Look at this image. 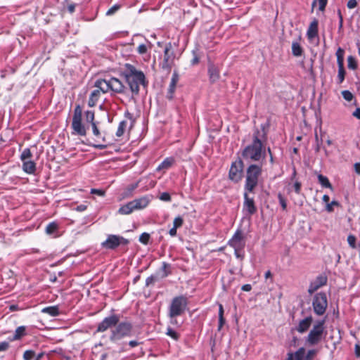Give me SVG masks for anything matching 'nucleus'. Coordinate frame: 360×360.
Instances as JSON below:
<instances>
[{"label":"nucleus","instance_id":"1","mask_svg":"<svg viewBox=\"0 0 360 360\" xmlns=\"http://www.w3.org/2000/svg\"><path fill=\"white\" fill-rule=\"evenodd\" d=\"M86 124H90L93 134L98 139L101 138L103 141H105V136H101V131L98 127V122L95 121V113L93 110H86L83 113L82 108L80 105H76L74 110L71 123L72 135L85 136L89 128Z\"/></svg>","mask_w":360,"mask_h":360},{"label":"nucleus","instance_id":"2","mask_svg":"<svg viewBox=\"0 0 360 360\" xmlns=\"http://www.w3.org/2000/svg\"><path fill=\"white\" fill-rule=\"evenodd\" d=\"M94 86L97 89L94 90L89 98L88 105L94 107L96 105L101 96V92L105 94H124L125 86L117 78L110 77L108 79H99L95 82Z\"/></svg>","mask_w":360,"mask_h":360},{"label":"nucleus","instance_id":"3","mask_svg":"<svg viewBox=\"0 0 360 360\" xmlns=\"http://www.w3.org/2000/svg\"><path fill=\"white\" fill-rule=\"evenodd\" d=\"M259 131L257 129L252 136V141L247 145L241 152L243 159L248 162H259L265 159L266 150L259 138Z\"/></svg>","mask_w":360,"mask_h":360},{"label":"nucleus","instance_id":"4","mask_svg":"<svg viewBox=\"0 0 360 360\" xmlns=\"http://www.w3.org/2000/svg\"><path fill=\"white\" fill-rule=\"evenodd\" d=\"M125 67L126 70L124 72L125 79L131 92L134 94H138L140 85L143 86L148 85L145 75L142 71L137 70L133 65L126 64Z\"/></svg>","mask_w":360,"mask_h":360},{"label":"nucleus","instance_id":"5","mask_svg":"<svg viewBox=\"0 0 360 360\" xmlns=\"http://www.w3.org/2000/svg\"><path fill=\"white\" fill-rule=\"evenodd\" d=\"M262 173V165L258 164H250L246 169L244 191L254 192L255 188L258 185L259 179Z\"/></svg>","mask_w":360,"mask_h":360},{"label":"nucleus","instance_id":"6","mask_svg":"<svg viewBox=\"0 0 360 360\" xmlns=\"http://www.w3.org/2000/svg\"><path fill=\"white\" fill-rule=\"evenodd\" d=\"M133 325L129 321L118 322L114 329L111 330L110 340L114 343L132 335Z\"/></svg>","mask_w":360,"mask_h":360},{"label":"nucleus","instance_id":"7","mask_svg":"<svg viewBox=\"0 0 360 360\" xmlns=\"http://www.w3.org/2000/svg\"><path fill=\"white\" fill-rule=\"evenodd\" d=\"M324 320L317 321L310 330L309 334L305 338V342L309 346H314L319 343L324 333Z\"/></svg>","mask_w":360,"mask_h":360},{"label":"nucleus","instance_id":"8","mask_svg":"<svg viewBox=\"0 0 360 360\" xmlns=\"http://www.w3.org/2000/svg\"><path fill=\"white\" fill-rule=\"evenodd\" d=\"M188 299L184 295H179L173 297L168 307L167 313L174 315L181 316L188 307Z\"/></svg>","mask_w":360,"mask_h":360},{"label":"nucleus","instance_id":"9","mask_svg":"<svg viewBox=\"0 0 360 360\" xmlns=\"http://www.w3.org/2000/svg\"><path fill=\"white\" fill-rule=\"evenodd\" d=\"M312 307L314 313L317 316H322L326 313L328 307V299L326 292H320L314 296Z\"/></svg>","mask_w":360,"mask_h":360},{"label":"nucleus","instance_id":"10","mask_svg":"<svg viewBox=\"0 0 360 360\" xmlns=\"http://www.w3.org/2000/svg\"><path fill=\"white\" fill-rule=\"evenodd\" d=\"M318 353V349H311L306 352L304 347H300L295 352H288L285 360H313Z\"/></svg>","mask_w":360,"mask_h":360},{"label":"nucleus","instance_id":"11","mask_svg":"<svg viewBox=\"0 0 360 360\" xmlns=\"http://www.w3.org/2000/svg\"><path fill=\"white\" fill-rule=\"evenodd\" d=\"M129 243V240L124 237L118 235L110 234L107 236L105 241L101 243V246L108 250H114L120 245H126Z\"/></svg>","mask_w":360,"mask_h":360},{"label":"nucleus","instance_id":"12","mask_svg":"<svg viewBox=\"0 0 360 360\" xmlns=\"http://www.w3.org/2000/svg\"><path fill=\"white\" fill-rule=\"evenodd\" d=\"M243 172V162L241 159L233 162L229 172V179L236 183L241 180Z\"/></svg>","mask_w":360,"mask_h":360},{"label":"nucleus","instance_id":"13","mask_svg":"<svg viewBox=\"0 0 360 360\" xmlns=\"http://www.w3.org/2000/svg\"><path fill=\"white\" fill-rule=\"evenodd\" d=\"M228 245L233 249H244L245 246V236L240 229H237Z\"/></svg>","mask_w":360,"mask_h":360},{"label":"nucleus","instance_id":"14","mask_svg":"<svg viewBox=\"0 0 360 360\" xmlns=\"http://www.w3.org/2000/svg\"><path fill=\"white\" fill-rule=\"evenodd\" d=\"M120 317L116 314L105 317L101 323H98L96 328V332L103 333L106 331L108 328L115 327L119 322Z\"/></svg>","mask_w":360,"mask_h":360},{"label":"nucleus","instance_id":"15","mask_svg":"<svg viewBox=\"0 0 360 360\" xmlns=\"http://www.w3.org/2000/svg\"><path fill=\"white\" fill-rule=\"evenodd\" d=\"M171 44L166 46L164 50V59L160 64L161 68L167 71H170L174 60V53L171 51Z\"/></svg>","mask_w":360,"mask_h":360},{"label":"nucleus","instance_id":"16","mask_svg":"<svg viewBox=\"0 0 360 360\" xmlns=\"http://www.w3.org/2000/svg\"><path fill=\"white\" fill-rule=\"evenodd\" d=\"M252 192L244 191L243 197V212H245L248 215L251 216L257 212V207L255 204L254 198L250 197L249 193Z\"/></svg>","mask_w":360,"mask_h":360},{"label":"nucleus","instance_id":"17","mask_svg":"<svg viewBox=\"0 0 360 360\" xmlns=\"http://www.w3.org/2000/svg\"><path fill=\"white\" fill-rule=\"evenodd\" d=\"M327 276L324 274L319 275L315 280L310 283L308 292L309 294L314 293L321 287L325 285L327 283Z\"/></svg>","mask_w":360,"mask_h":360},{"label":"nucleus","instance_id":"18","mask_svg":"<svg viewBox=\"0 0 360 360\" xmlns=\"http://www.w3.org/2000/svg\"><path fill=\"white\" fill-rule=\"evenodd\" d=\"M312 321L313 318L311 316H307L299 321L297 326L295 327V330L300 333H304L310 328Z\"/></svg>","mask_w":360,"mask_h":360},{"label":"nucleus","instance_id":"19","mask_svg":"<svg viewBox=\"0 0 360 360\" xmlns=\"http://www.w3.org/2000/svg\"><path fill=\"white\" fill-rule=\"evenodd\" d=\"M151 199V196L144 195L139 198L134 199L132 202H134L136 210H139L146 208L150 203Z\"/></svg>","mask_w":360,"mask_h":360},{"label":"nucleus","instance_id":"20","mask_svg":"<svg viewBox=\"0 0 360 360\" xmlns=\"http://www.w3.org/2000/svg\"><path fill=\"white\" fill-rule=\"evenodd\" d=\"M178 81H179V75L176 71H174L172 74V76L171 78V82H170L169 89H168V96H167L169 98H172L173 94L175 91L176 86Z\"/></svg>","mask_w":360,"mask_h":360},{"label":"nucleus","instance_id":"21","mask_svg":"<svg viewBox=\"0 0 360 360\" xmlns=\"http://www.w3.org/2000/svg\"><path fill=\"white\" fill-rule=\"evenodd\" d=\"M208 75L212 83L217 82L219 78V71L212 63H210L208 65Z\"/></svg>","mask_w":360,"mask_h":360},{"label":"nucleus","instance_id":"22","mask_svg":"<svg viewBox=\"0 0 360 360\" xmlns=\"http://www.w3.org/2000/svg\"><path fill=\"white\" fill-rule=\"evenodd\" d=\"M318 34V22L316 20H314L311 22L307 32V36L309 39H312L315 38Z\"/></svg>","mask_w":360,"mask_h":360},{"label":"nucleus","instance_id":"23","mask_svg":"<svg viewBox=\"0 0 360 360\" xmlns=\"http://www.w3.org/2000/svg\"><path fill=\"white\" fill-rule=\"evenodd\" d=\"M22 170L29 174H34L36 170V164L31 160L22 161Z\"/></svg>","mask_w":360,"mask_h":360},{"label":"nucleus","instance_id":"24","mask_svg":"<svg viewBox=\"0 0 360 360\" xmlns=\"http://www.w3.org/2000/svg\"><path fill=\"white\" fill-rule=\"evenodd\" d=\"M134 210H136V209L134 207V202L131 200L121 206L118 210V212L121 214H129Z\"/></svg>","mask_w":360,"mask_h":360},{"label":"nucleus","instance_id":"25","mask_svg":"<svg viewBox=\"0 0 360 360\" xmlns=\"http://www.w3.org/2000/svg\"><path fill=\"white\" fill-rule=\"evenodd\" d=\"M25 335H26V327L24 326H20L15 329L13 336L11 338V340H20Z\"/></svg>","mask_w":360,"mask_h":360},{"label":"nucleus","instance_id":"26","mask_svg":"<svg viewBox=\"0 0 360 360\" xmlns=\"http://www.w3.org/2000/svg\"><path fill=\"white\" fill-rule=\"evenodd\" d=\"M317 178H318L319 183L321 184V186L323 188H326L333 190V186L330 184V182L329 181L327 176H323L321 174H319L317 175Z\"/></svg>","mask_w":360,"mask_h":360},{"label":"nucleus","instance_id":"27","mask_svg":"<svg viewBox=\"0 0 360 360\" xmlns=\"http://www.w3.org/2000/svg\"><path fill=\"white\" fill-rule=\"evenodd\" d=\"M41 312L47 314L51 316H57L59 315L60 311L58 306H51L44 307L41 309Z\"/></svg>","mask_w":360,"mask_h":360},{"label":"nucleus","instance_id":"28","mask_svg":"<svg viewBox=\"0 0 360 360\" xmlns=\"http://www.w3.org/2000/svg\"><path fill=\"white\" fill-rule=\"evenodd\" d=\"M303 53V49L297 41H294L292 43V53L294 56H301Z\"/></svg>","mask_w":360,"mask_h":360},{"label":"nucleus","instance_id":"29","mask_svg":"<svg viewBox=\"0 0 360 360\" xmlns=\"http://www.w3.org/2000/svg\"><path fill=\"white\" fill-rule=\"evenodd\" d=\"M174 162V160L172 158H165L157 167V171H160L162 169H169Z\"/></svg>","mask_w":360,"mask_h":360},{"label":"nucleus","instance_id":"30","mask_svg":"<svg viewBox=\"0 0 360 360\" xmlns=\"http://www.w3.org/2000/svg\"><path fill=\"white\" fill-rule=\"evenodd\" d=\"M338 68L344 67V50L339 47L335 53Z\"/></svg>","mask_w":360,"mask_h":360},{"label":"nucleus","instance_id":"31","mask_svg":"<svg viewBox=\"0 0 360 360\" xmlns=\"http://www.w3.org/2000/svg\"><path fill=\"white\" fill-rule=\"evenodd\" d=\"M161 271L162 272L161 277L166 278L172 274L171 265L165 262L162 263Z\"/></svg>","mask_w":360,"mask_h":360},{"label":"nucleus","instance_id":"32","mask_svg":"<svg viewBox=\"0 0 360 360\" xmlns=\"http://www.w3.org/2000/svg\"><path fill=\"white\" fill-rule=\"evenodd\" d=\"M58 225L56 222H51L46 227V233L49 235L53 234L58 230Z\"/></svg>","mask_w":360,"mask_h":360},{"label":"nucleus","instance_id":"33","mask_svg":"<svg viewBox=\"0 0 360 360\" xmlns=\"http://www.w3.org/2000/svg\"><path fill=\"white\" fill-rule=\"evenodd\" d=\"M127 125V121L122 120L119 123L117 130L116 131V136L118 137L122 136L124 134L125 128Z\"/></svg>","mask_w":360,"mask_h":360},{"label":"nucleus","instance_id":"34","mask_svg":"<svg viewBox=\"0 0 360 360\" xmlns=\"http://www.w3.org/2000/svg\"><path fill=\"white\" fill-rule=\"evenodd\" d=\"M167 316L169 319V324L174 326L180 327L181 323H179L177 320V317L180 316L179 315H174L172 316V314L167 313Z\"/></svg>","mask_w":360,"mask_h":360},{"label":"nucleus","instance_id":"35","mask_svg":"<svg viewBox=\"0 0 360 360\" xmlns=\"http://www.w3.org/2000/svg\"><path fill=\"white\" fill-rule=\"evenodd\" d=\"M166 335L169 336L171 338H172L174 340H179L180 335L179 334L176 332L174 330H173L170 326H168L167 328Z\"/></svg>","mask_w":360,"mask_h":360},{"label":"nucleus","instance_id":"36","mask_svg":"<svg viewBox=\"0 0 360 360\" xmlns=\"http://www.w3.org/2000/svg\"><path fill=\"white\" fill-rule=\"evenodd\" d=\"M347 66L348 68L351 70H356L357 68L356 59L352 56H349L347 58Z\"/></svg>","mask_w":360,"mask_h":360},{"label":"nucleus","instance_id":"37","mask_svg":"<svg viewBox=\"0 0 360 360\" xmlns=\"http://www.w3.org/2000/svg\"><path fill=\"white\" fill-rule=\"evenodd\" d=\"M345 76V70L344 67L338 68V83L341 84L343 82Z\"/></svg>","mask_w":360,"mask_h":360},{"label":"nucleus","instance_id":"38","mask_svg":"<svg viewBox=\"0 0 360 360\" xmlns=\"http://www.w3.org/2000/svg\"><path fill=\"white\" fill-rule=\"evenodd\" d=\"M32 157V153L30 149L27 148L23 150L21 153L20 159L22 161H25L27 159L30 158Z\"/></svg>","mask_w":360,"mask_h":360},{"label":"nucleus","instance_id":"39","mask_svg":"<svg viewBox=\"0 0 360 360\" xmlns=\"http://www.w3.org/2000/svg\"><path fill=\"white\" fill-rule=\"evenodd\" d=\"M356 238L355 236L350 234L347 236V243L350 248L352 249H355L356 248Z\"/></svg>","mask_w":360,"mask_h":360},{"label":"nucleus","instance_id":"40","mask_svg":"<svg viewBox=\"0 0 360 360\" xmlns=\"http://www.w3.org/2000/svg\"><path fill=\"white\" fill-rule=\"evenodd\" d=\"M278 199L279 204L282 207V210L283 211L286 210V209H287L286 199L283 196V195L281 193L278 194Z\"/></svg>","mask_w":360,"mask_h":360},{"label":"nucleus","instance_id":"41","mask_svg":"<svg viewBox=\"0 0 360 360\" xmlns=\"http://www.w3.org/2000/svg\"><path fill=\"white\" fill-rule=\"evenodd\" d=\"M138 186L139 182L129 185L126 189L125 196L130 195L133 193V191L138 187Z\"/></svg>","mask_w":360,"mask_h":360},{"label":"nucleus","instance_id":"42","mask_svg":"<svg viewBox=\"0 0 360 360\" xmlns=\"http://www.w3.org/2000/svg\"><path fill=\"white\" fill-rule=\"evenodd\" d=\"M121 8V5L116 4L113 5L111 8H110L107 12L106 15H112L115 14L120 8Z\"/></svg>","mask_w":360,"mask_h":360},{"label":"nucleus","instance_id":"43","mask_svg":"<svg viewBox=\"0 0 360 360\" xmlns=\"http://www.w3.org/2000/svg\"><path fill=\"white\" fill-rule=\"evenodd\" d=\"M184 224V219L181 216H178L174 218L173 221V227L174 228H180Z\"/></svg>","mask_w":360,"mask_h":360},{"label":"nucleus","instance_id":"44","mask_svg":"<svg viewBox=\"0 0 360 360\" xmlns=\"http://www.w3.org/2000/svg\"><path fill=\"white\" fill-rule=\"evenodd\" d=\"M35 355L33 350H26L23 354L24 360H32Z\"/></svg>","mask_w":360,"mask_h":360},{"label":"nucleus","instance_id":"45","mask_svg":"<svg viewBox=\"0 0 360 360\" xmlns=\"http://www.w3.org/2000/svg\"><path fill=\"white\" fill-rule=\"evenodd\" d=\"M335 205V206H339L340 205V203L336 201V200H333L331 201V202L330 203H327L326 204V210L328 212H332L333 211V206Z\"/></svg>","mask_w":360,"mask_h":360},{"label":"nucleus","instance_id":"46","mask_svg":"<svg viewBox=\"0 0 360 360\" xmlns=\"http://www.w3.org/2000/svg\"><path fill=\"white\" fill-rule=\"evenodd\" d=\"M342 96L343 98L347 101H351L353 98L352 94L348 90L342 91Z\"/></svg>","mask_w":360,"mask_h":360},{"label":"nucleus","instance_id":"47","mask_svg":"<svg viewBox=\"0 0 360 360\" xmlns=\"http://www.w3.org/2000/svg\"><path fill=\"white\" fill-rule=\"evenodd\" d=\"M234 255L237 259L243 260L245 256L244 249H234Z\"/></svg>","mask_w":360,"mask_h":360},{"label":"nucleus","instance_id":"48","mask_svg":"<svg viewBox=\"0 0 360 360\" xmlns=\"http://www.w3.org/2000/svg\"><path fill=\"white\" fill-rule=\"evenodd\" d=\"M150 238V235L147 233H143L139 237V241L143 244H147Z\"/></svg>","mask_w":360,"mask_h":360},{"label":"nucleus","instance_id":"49","mask_svg":"<svg viewBox=\"0 0 360 360\" xmlns=\"http://www.w3.org/2000/svg\"><path fill=\"white\" fill-rule=\"evenodd\" d=\"M148 51V46L145 44H141L137 47V52L139 54H145Z\"/></svg>","mask_w":360,"mask_h":360},{"label":"nucleus","instance_id":"50","mask_svg":"<svg viewBox=\"0 0 360 360\" xmlns=\"http://www.w3.org/2000/svg\"><path fill=\"white\" fill-rule=\"evenodd\" d=\"M160 200L165 202H169L171 201V196L169 193L167 192H163L160 194L159 197Z\"/></svg>","mask_w":360,"mask_h":360},{"label":"nucleus","instance_id":"51","mask_svg":"<svg viewBox=\"0 0 360 360\" xmlns=\"http://www.w3.org/2000/svg\"><path fill=\"white\" fill-rule=\"evenodd\" d=\"M90 193L103 197V196L105 195V191H103L102 189L91 188V191H90Z\"/></svg>","mask_w":360,"mask_h":360},{"label":"nucleus","instance_id":"52","mask_svg":"<svg viewBox=\"0 0 360 360\" xmlns=\"http://www.w3.org/2000/svg\"><path fill=\"white\" fill-rule=\"evenodd\" d=\"M357 6L356 0H349L347 4V6L349 9H352Z\"/></svg>","mask_w":360,"mask_h":360},{"label":"nucleus","instance_id":"53","mask_svg":"<svg viewBox=\"0 0 360 360\" xmlns=\"http://www.w3.org/2000/svg\"><path fill=\"white\" fill-rule=\"evenodd\" d=\"M9 347V343L8 342H0V352L6 351Z\"/></svg>","mask_w":360,"mask_h":360},{"label":"nucleus","instance_id":"54","mask_svg":"<svg viewBox=\"0 0 360 360\" xmlns=\"http://www.w3.org/2000/svg\"><path fill=\"white\" fill-rule=\"evenodd\" d=\"M319 7L320 11H323L327 4V0H318Z\"/></svg>","mask_w":360,"mask_h":360},{"label":"nucleus","instance_id":"55","mask_svg":"<svg viewBox=\"0 0 360 360\" xmlns=\"http://www.w3.org/2000/svg\"><path fill=\"white\" fill-rule=\"evenodd\" d=\"M338 18H339V26H338V27H339V30H341L342 28V26H343V17L342 15L340 10L338 11Z\"/></svg>","mask_w":360,"mask_h":360},{"label":"nucleus","instance_id":"56","mask_svg":"<svg viewBox=\"0 0 360 360\" xmlns=\"http://www.w3.org/2000/svg\"><path fill=\"white\" fill-rule=\"evenodd\" d=\"M301 183H300L299 181H295L294 185H293V187H294V189H295V191L296 193L299 194L301 191Z\"/></svg>","mask_w":360,"mask_h":360},{"label":"nucleus","instance_id":"57","mask_svg":"<svg viewBox=\"0 0 360 360\" xmlns=\"http://www.w3.org/2000/svg\"><path fill=\"white\" fill-rule=\"evenodd\" d=\"M155 281V277L154 276H150L148 277L146 280V285L149 286L150 284L153 283Z\"/></svg>","mask_w":360,"mask_h":360},{"label":"nucleus","instance_id":"58","mask_svg":"<svg viewBox=\"0 0 360 360\" xmlns=\"http://www.w3.org/2000/svg\"><path fill=\"white\" fill-rule=\"evenodd\" d=\"M87 208V206L86 205H84V204H81L79 205H77L75 208V210L77 211V212H84L86 210Z\"/></svg>","mask_w":360,"mask_h":360},{"label":"nucleus","instance_id":"59","mask_svg":"<svg viewBox=\"0 0 360 360\" xmlns=\"http://www.w3.org/2000/svg\"><path fill=\"white\" fill-rule=\"evenodd\" d=\"M225 323L224 317H219L218 330H221Z\"/></svg>","mask_w":360,"mask_h":360},{"label":"nucleus","instance_id":"60","mask_svg":"<svg viewBox=\"0 0 360 360\" xmlns=\"http://www.w3.org/2000/svg\"><path fill=\"white\" fill-rule=\"evenodd\" d=\"M193 53L194 55V57H193V58L191 60V65H196V64H198L199 63V58L196 55L195 51H193Z\"/></svg>","mask_w":360,"mask_h":360},{"label":"nucleus","instance_id":"61","mask_svg":"<svg viewBox=\"0 0 360 360\" xmlns=\"http://www.w3.org/2000/svg\"><path fill=\"white\" fill-rule=\"evenodd\" d=\"M107 145L106 144H93L92 145V147L96 148V149H99V150H103V149H105L107 148Z\"/></svg>","mask_w":360,"mask_h":360},{"label":"nucleus","instance_id":"62","mask_svg":"<svg viewBox=\"0 0 360 360\" xmlns=\"http://www.w3.org/2000/svg\"><path fill=\"white\" fill-rule=\"evenodd\" d=\"M176 230H177V229L174 228V227H172V229H170L169 231V234L170 235V236H172V237L176 236V233H177Z\"/></svg>","mask_w":360,"mask_h":360},{"label":"nucleus","instance_id":"63","mask_svg":"<svg viewBox=\"0 0 360 360\" xmlns=\"http://www.w3.org/2000/svg\"><path fill=\"white\" fill-rule=\"evenodd\" d=\"M352 115L360 120V108H357L352 113Z\"/></svg>","mask_w":360,"mask_h":360},{"label":"nucleus","instance_id":"64","mask_svg":"<svg viewBox=\"0 0 360 360\" xmlns=\"http://www.w3.org/2000/svg\"><path fill=\"white\" fill-rule=\"evenodd\" d=\"M354 349L356 357H360V346L359 345H356Z\"/></svg>","mask_w":360,"mask_h":360}]
</instances>
